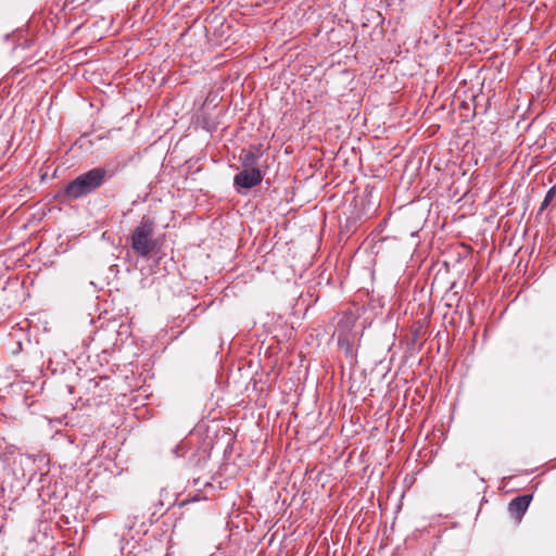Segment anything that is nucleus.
Returning a JSON list of instances; mask_svg holds the SVG:
<instances>
[{
	"instance_id": "obj_3",
	"label": "nucleus",
	"mask_w": 556,
	"mask_h": 556,
	"mask_svg": "<svg viewBox=\"0 0 556 556\" xmlns=\"http://www.w3.org/2000/svg\"><path fill=\"white\" fill-rule=\"evenodd\" d=\"M155 224L152 219L143 217L131 235V248L141 257L149 256L157 247L154 237Z\"/></svg>"
},
{
	"instance_id": "obj_1",
	"label": "nucleus",
	"mask_w": 556,
	"mask_h": 556,
	"mask_svg": "<svg viewBox=\"0 0 556 556\" xmlns=\"http://www.w3.org/2000/svg\"><path fill=\"white\" fill-rule=\"evenodd\" d=\"M356 317L353 313L346 312L338 316L336 330L332 333L337 343L346 357L354 359L356 356L354 345L358 341V331L355 330Z\"/></svg>"
},
{
	"instance_id": "obj_5",
	"label": "nucleus",
	"mask_w": 556,
	"mask_h": 556,
	"mask_svg": "<svg viewBox=\"0 0 556 556\" xmlns=\"http://www.w3.org/2000/svg\"><path fill=\"white\" fill-rule=\"evenodd\" d=\"M531 500H532L531 495H521V496L514 498L509 503V507H508L511 516H514L516 519L520 520L522 518V516L525 515V513L527 511Z\"/></svg>"
},
{
	"instance_id": "obj_7",
	"label": "nucleus",
	"mask_w": 556,
	"mask_h": 556,
	"mask_svg": "<svg viewBox=\"0 0 556 556\" xmlns=\"http://www.w3.org/2000/svg\"><path fill=\"white\" fill-rule=\"evenodd\" d=\"M555 194H556L555 188H551L547 191V193L541 204V207H540L541 211H543L551 203V201L554 199Z\"/></svg>"
},
{
	"instance_id": "obj_6",
	"label": "nucleus",
	"mask_w": 556,
	"mask_h": 556,
	"mask_svg": "<svg viewBox=\"0 0 556 556\" xmlns=\"http://www.w3.org/2000/svg\"><path fill=\"white\" fill-rule=\"evenodd\" d=\"M261 154L253 151H243L240 155V163L244 169L248 168H258V161Z\"/></svg>"
},
{
	"instance_id": "obj_4",
	"label": "nucleus",
	"mask_w": 556,
	"mask_h": 556,
	"mask_svg": "<svg viewBox=\"0 0 556 556\" xmlns=\"http://www.w3.org/2000/svg\"><path fill=\"white\" fill-rule=\"evenodd\" d=\"M264 174L260 168L242 169L233 177V185L237 188L251 189L260 185Z\"/></svg>"
},
{
	"instance_id": "obj_2",
	"label": "nucleus",
	"mask_w": 556,
	"mask_h": 556,
	"mask_svg": "<svg viewBox=\"0 0 556 556\" xmlns=\"http://www.w3.org/2000/svg\"><path fill=\"white\" fill-rule=\"evenodd\" d=\"M105 177L106 170L104 168H92L71 181L64 189V195L70 200L84 197L99 188L104 182Z\"/></svg>"
}]
</instances>
